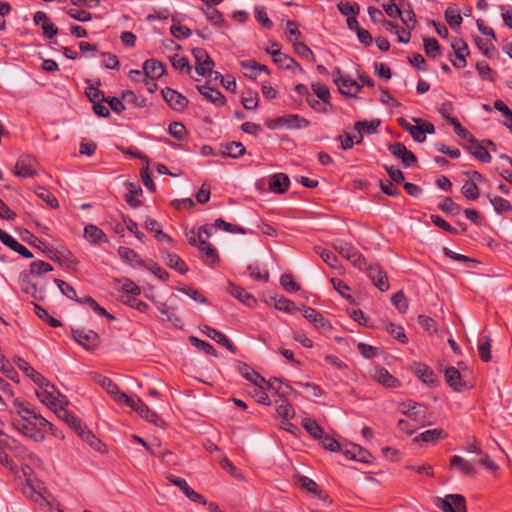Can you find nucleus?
Listing matches in <instances>:
<instances>
[{"label":"nucleus","instance_id":"obj_36","mask_svg":"<svg viewBox=\"0 0 512 512\" xmlns=\"http://www.w3.org/2000/svg\"><path fill=\"white\" fill-rule=\"evenodd\" d=\"M380 120L375 119L372 121H357L354 125V128L357 132H359V139L356 141L357 144H360L363 140L362 132L367 134H373L377 131V128L380 125Z\"/></svg>","mask_w":512,"mask_h":512},{"label":"nucleus","instance_id":"obj_10","mask_svg":"<svg viewBox=\"0 0 512 512\" xmlns=\"http://www.w3.org/2000/svg\"><path fill=\"white\" fill-rule=\"evenodd\" d=\"M36 395L38 399L53 411L57 407V402L61 403L58 399L60 397V393L56 390L55 386L51 384L47 380V385L38 386V390H36Z\"/></svg>","mask_w":512,"mask_h":512},{"label":"nucleus","instance_id":"obj_57","mask_svg":"<svg viewBox=\"0 0 512 512\" xmlns=\"http://www.w3.org/2000/svg\"><path fill=\"white\" fill-rule=\"evenodd\" d=\"M489 199L496 213L501 214L503 212L512 211V205L507 199L500 196L489 197Z\"/></svg>","mask_w":512,"mask_h":512},{"label":"nucleus","instance_id":"obj_18","mask_svg":"<svg viewBox=\"0 0 512 512\" xmlns=\"http://www.w3.org/2000/svg\"><path fill=\"white\" fill-rule=\"evenodd\" d=\"M267 53L272 55L274 63L280 68L292 71L298 69L299 71H302L301 66L292 57L282 53L280 48H277L276 51L267 50Z\"/></svg>","mask_w":512,"mask_h":512},{"label":"nucleus","instance_id":"obj_54","mask_svg":"<svg viewBox=\"0 0 512 512\" xmlns=\"http://www.w3.org/2000/svg\"><path fill=\"white\" fill-rule=\"evenodd\" d=\"M158 309L159 312L166 317L167 321L171 322L175 327H180L182 325V320L178 315H176L174 308H170L163 303L158 307Z\"/></svg>","mask_w":512,"mask_h":512},{"label":"nucleus","instance_id":"obj_62","mask_svg":"<svg viewBox=\"0 0 512 512\" xmlns=\"http://www.w3.org/2000/svg\"><path fill=\"white\" fill-rule=\"evenodd\" d=\"M386 330L390 335H392L400 343L406 344L408 342V338H407L404 328L402 326H398L393 323H389L386 327Z\"/></svg>","mask_w":512,"mask_h":512},{"label":"nucleus","instance_id":"obj_33","mask_svg":"<svg viewBox=\"0 0 512 512\" xmlns=\"http://www.w3.org/2000/svg\"><path fill=\"white\" fill-rule=\"evenodd\" d=\"M77 435L86 443L89 444L91 448L98 452H104L105 446L104 444L84 425L77 433Z\"/></svg>","mask_w":512,"mask_h":512},{"label":"nucleus","instance_id":"obj_45","mask_svg":"<svg viewBox=\"0 0 512 512\" xmlns=\"http://www.w3.org/2000/svg\"><path fill=\"white\" fill-rule=\"evenodd\" d=\"M302 426L307 431V433L312 436L314 439L322 438L324 434L323 429L319 426V424L312 418H304L302 420Z\"/></svg>","mask_w":512,"mask_h":512},{"label":"nucleus","instance_id":"obj_20","mask_svg":"<svg viewBox=\"0 0 512 512\" xmlns=\"http://www.w3.org/2000/svg\"><path fill=\"white\" fill-rule=\"evenodd\" d=\"M53 412L60 420L65 422L76 434L84 426L82 421L75 414H73L63 406L55 408Z\"/></svg>","mask_w":512,"mask_h":512},{"label":"nucleus","instance_id":"obj_9","mask_svg":"<svg viewBox=\"0 0 512 512\" xmlns=\"http://www.w3.org/2000/svg\"><path fill=\"white\" fill-rule=\"evenodd\" d=\"M192 54L195 58V70L200 76H206L212 74L214 62L212 61L209 54L203 48H194Z\"/></svg>","mask_w":512,"mask_h":512},{"label":"nucleus","instance_id":"obj_15","mask_svg":"<svg viewBox=\"0 0 512 512\" xmlns=\"http://www.w3.org/2000/svg\"><path fill=\"white\" fill-rule=\"evenodd\" d=\"M336 72L339 75V78L334 79V81L338 85L341 94L345 96H354L360 91L361 86L356 80L352 79L350 76H342L339 69H337Z\"/></svg>","mask_w":512,"mask_h":512},{"label":"nucleus","instance_id":"obj_11","mask_svg":"<svg viewBox=\"0 0 512 512\" xmlns=\"http://www.w3.org/2000/svg\"><path fill=\"white\" fill-rule=\"evenodd\" d=\"M388 150L393 156L399 158L405 167H413L417 164L415 154L400 142L390 144Z\"/></svg>","mask_w":512,"mask_h":512},{"label":"nucleus","instance_id":"obj_3","mask_svg":"<svg viewBox=\"0 0 512 512\" xmlns=\"http://www.w3.org/2000/svg\"><path fill=\"white\" fill-rule=\"evenodd\" d=\"M360 271H365L368 277L372 280L374 285L382 292L389 289V282L386 272L379 264L371 263L366 259V264L363 267H357Z\"/></svg>","mask_w":512,"mask_h":512},{"label":"nucleus","instance_id":"obj_2","mask_svg":"<svg viewBox=\"0 0 512 512\" xmlns=\"http://www.w3.org/2000/svg\"><path fill=\"white\" fill-rule=\"evenodd\" d=\"M310 124L311 122L304 117L297 114H288L269 120L266 126L272 130L283 127L287 129H302L310 126Z\"/></svg>","mask_w":512,"mask_h":512},{"label":"nucleus","instance_id":"obj_29","mask_svg":"<svg viewBox=\"0 0 512 512\" xmlns=\"http://www.w3.org/2000/svg\"><path fill=\"white\" fill-rule=\"evenodd\" d=\"M162 258L166 265L184 275L188 272V267L185 262L177 255L171 252H162Z\"/></svg>","mask_w":512,"mask_h":512},{"label":"nucleus","instance_id":"obj_51","mask_svg":"<svg viewBox=\"0 0 512 512\" xmlns=\"http://www.w3.org/2000/svg\"><path fill=\"white\" fill-rule=\"evenodd\" d=\"M33 306H34L35 314L40 319L45 321L49 326L56 328V327H60L62 325L61 322L58 319L50 316L49 313L43 307H41L40 305H38L36 303H33Z\"/></svg>","mask_w":512,"mask_h":512},{"label":"nucleus","instance_id":"obj_53","mask_svg":"<svg viewBox=\"0 0 512 512\" xmlns=\"http://www.w3.org/2000/svg\"><path fill=\"white\" fill-rule=\"evenodd\" d=\"M170 62L173 68L180 72L189 74L191 72V66L186 57H182L178 54H174L170 57Z\"/></svg>","mask_w":512,"mask_h":512},{"label":"nucleus","instance_id":"obj_48","mask_svg":"<svg viewBox=\"0 0 512 512\" xmlns=\"http://www.w3.org/2000/svg\"><path fill=\"white\" fill-rule=\"evenodd\" d=\"M284 397L285 396L281 397L279 402L276 401V411L282 418L289 419L295 415V411L292 405Z\"/></svg>","mask_w":512,"mask_h":512},{"label":"nucleus","instance_id":"obj_47","mask_svg":"<svg viewBox=\"0 0 512 512\" xmlns=\"http://www.w3.org/2000/svg\"><path fill=\"white\" fill-rule=\"evenodd\" d=\"M443 433L444 432L442 429H437V428L429 429V430H426V431L420 433L418 436H416L413 439V441L414 442H423V443L435 442L436 440H438L439 438L442 437Z\"/></svg>","mask_w":512,"mask_h":512},{"label":"nucleus","instance_id":"obj_22","mask_svg":"<svg viewBox=\"0 0 512 512\" xmlns=\"http://www.w3.org/2000/svg\"><path fill=\"white\" fill-rule=\"evenodd\" d=\"M198 249L201 253V257L203 261L209 265L213 266L219 261V255L216 248L206 240H200L198 243Z\"/></svg>","mask_w":512,"mask_h":512},{"label":"nucleus","instance_id":"obj_44","mask_svg":"<svg viewBox=\"0 0 512 512\" xmlns=\"http://www.w3.org/2000/svg\"><path fill=\"white\" fill-rule=\"evenodd\" d=\"M126 187L128 189V193L125 196L126 202L133 208L139 207L141 205V201L136 199V196L142 194L140 185L127 183Z\"/></svg>","mask_w":512,"mask_h":512},{"label":"nucleus","instance_id":"obj_14","mask_svg":"<svg viewBox=\"0 0 512 512\" xmlns=\"http://www.w3.org/2000/svg\"><path fill=\"white\" fill-rule=\"evenodd\" d=\"M301 311L304 318L312 323L316 329L330 331L333 328L330 321L324 318V316L316 309L305 306Z\"/></svg>","mask_w":512,"mask_h":512},{"label":"nucleus","instance_id":"obj_17","mask_svg":"<svg viewBox=\"0 0 512 512\" xmlns=\"http://www.w3.org/2000/svg\"><path fill=\"white\" fill-rule=\"evenodd\" d=\"M444 376L446 382L455 391L461 392L468 388L466 381L463 380V376L461 375L460 371L457 368L453 366L446 368L444 370Z\"/></svg>","mask_w":512,"mask_h":512},{"label":"nucleus","instance_id":"obj_7","mask_svg":"<svg viewBox=\"0 0 512 512\" xmlns=\"http://www.w3.org/2000/svg\"><path fill=\"white\" fill-rule=\"evenodd\" d=\"M334 248L340 255L349 260L354 267H363V265L366 264V258L351 244L342 240H336L334 242Z\"/></svg>","mask_w":512,"mask_h":512},{"label":"nucleus","instance_id":"obj_26","mask_svg":"<svg viewBox=\"0 0 512 512\" xmlns=\"http://www.w3.org/2000/svg\"><path fill=\"white\" fill-rule=\"evenodd\" d=\"M290 185L289 177L284 173H277L269 179V189L273 193L283 194Z\"/></svg>","mask_w":512,"mask_h":512},{"label":"nucleus","instance_id":"obj_39","mask_svg":"<svg viewBox=\"0 0 512 512\" xmlns=\"http://www.w3.org/2000/svg\"><path fill=\"white\" fill-rule=\"evenodd\" d=\"M298 483L302 489L310 493L316 494L319 499L325 500L327 498L325 492L319 489L318 484L314 480L306 476H300L298 479Z\"/></svg>","mask_w":512,"mask_h":512},{"label":"nucleus","instance_id":"obj_30","mask_svg":"<svg viewBox=\"0 0 512 512\" xmlns=\"http://www.w3.org/2000/svg\"><path fill=\"white\" fill-rule=\"evenodd\" d=\"M450 467L457 468L465 476H474L476 474L475 466L471 462L458 455L451 457Z\"/></svg>","mask_w":512,"mask_h":512},{"label":"nucleus","instance_id":"obj_60","mask_svg":"<svg viewBox=\"0 0 512 512\" xmlns=\"http://www.w3.org/2000/svg\"><path fill=\"white\" fill-rule=\"evenodd\" d=\"M275 308L286 313H294L300 310L292 300H289L284 296L275 299Z\"/></svg>","mask_w":512,"mask_h":512},{"label":"nucleus","instance_id":"obj_6","mask_svg":"<svg viewBox=\"0 0 512 512\" xmlns=\"http://www.w3.org/2000/svg\"><path fill=\"white\" fill-rule=\"evenodd\" d=\"M435 505L443 512H466V500L460 494H449L444 498H437Z\"/></svg>","mask_w":512,"mask_h":512},{"label":"nucleus","instance_id":"obj_46","mask_svg":"<svg viewBox=\"0 0 512 512\" xmlns=\"http://www.w3.org/2000/svg\"><path fill=\"white\" fill-rule=\"evenodd\" d=\"M477 349L482 361L489 362L491 360V340L488 336L479 338Z\"/></svg>","mask_w":512,"mask_h":512},{"label":"nucleus","instance_id":"obj_28","mask_svg":"<svg viewBox=\"0 0 512 512\" xmlns=\"http://www.w3.org/2000/svg\"><path fill=\"white\" fill-rule=\"evenodd\" d=\"M201 331L209 338L217 342L218 344L223 345L231 352L235 353V347L231 343V341L220 331L210 327V326H204Z\"/></svg>","mask_w":512,"mask_h":512},{"label":"nucleus","instance_id":"obj_52","mask_svg":"<svg viewBox=\"0 0 512 512\" xmlns=\"http://www.w3.org/2000/svg\"><path fill=\"white\" fill-rule=\"evenodd\" d=\"M53 270V267L45 261H34L30 264V270L27 272L30 274V277L32 276H40L44 273L51 272Z\"/></svg>","mask_w":512,"mask_h":512},{"label":"nucleus","instance_id":"obj_8","mask_svg":"<svg viewBox=\"0 0 512 512\" xmlns=\"http://www.w3.org/2000/svg\"><path fill=\"white\" fill-rule=\"evenodd\" d=\"M72 336L86 350H95L100 344V337L93 330L72 329Z\"/></svg>","mask_w":512,"mask_h":512},{"label":"nucleus","instance_id":"obj_24","mask_svg":"<svg viewBox=\"0 0 512 512\" xmlns=\"http://www.w3.org/2000/svg\"><path fill=\"white\" fill-rule=\"evenodd\" d=\"M470 145H465L464 148L472 154L475 158L483 163H489L491 161V155L486 149V146L482 142H479L476 138L473 142H469Z\"/></svg>","mask_w":512,"mask_h":512},{"label":"nucleus","instance_id":"obj_23","mask_svg":"<svg viewBox=\"0 0 512 512\" xmlns=\"http://www.w3.org/2000/svg\"><path fill=\"white\" fill-rule=\"evenodd\" d=\"M197 90L207 101L213 103L217 107L224 106L226 103L225 96L218 90L206 85L198 86Z\"/></svg>","mask_w":512,"mask_h":512},{"label":"nucleus","instance_id":"obj_34","mask_svg":"<svg viewBox=\"0 0 512 512\" xmlns=\"http://www.w3.org/2000/svg\"><path fill=\"white\" fill-rule=\"evenodd\" d=\"M84 237L93 244L108 242L106 234L99 227L92 224L85 226Z\"/></svg>","mask_w":512,"mask_h":512},{"label":"nucleus","instance_id":"obj_41","mask_svg":"<svg viewBox=\"0 0 512 512\" xmlns=\"http://www.w3.org/2000/svg\"><path fill=\"white\" fill-rule=\"evenodd\" d=\"M446 121L453 126L455 134L461 139L467 142H473L475 140V137L467 129L463 128L456 118L447 116Z\"/></svg>","mask_w":512,"mask_h":512},{"label":"nucleus","instance_id":"obj_63","mask_svg":"<svg viewBox=\"0 0 512 512\" xmlns=\"http://www.w3.org/2000/svg\"><path fill=\"white\" fill-rule=\"evenodd\" d=\"M438 208L441 211L452 215L459 214L461 211V207L450 197H445L444 200L438 205Z\"/></svg>","mask_w":512,"mask_h":512},{"label":"nucleus","instance_id":"obj_58","mask_svg":"<svg viewBox=\"0 0 512 512\" xmlns=\"http://www.w3.org/2000/svg\"><path fill=\"white\" fill-rule=\"evenodd\" d=\"M202 10L210 22L217 26H223L225 21L222 13L218 9L209 5Z\"/></svg>","mask_w":512,"mask_h":512},{"label":"nucleus","instance_id":"obj_1","mask_svg":"<svg viewBox=\"0 0 512 512\" xmlns=\"http://www.w3.org/2000/svg\"><path fill=\"white\" fill-rule=\"evenodd\" d=\"M12 425L16 431L35 442L45 439L47 429L53 431V424L38 413L28 401L16 398L13 401Z\"/></svg>","mask_w":512,"mask_h":512},{"label":"nucleus","instance_id":"obj_4","mask_svg":"<svg viewBox=\"0 0 512 512\" xmlns=\"http://www.w3.org/2000/svg\"><path fill=\"white\" fill-rule=\"evenodd\" d=\"M20 287L21 290L32 297L36 301H43L46 296V289L44 285H40L39 282H35L27 272L20 274Z\"/></svg>","mask_w":512,"mask_h":512},{"label":"nucleus","instance_id":"obj_12","mask_svg":"<svg viewBox=\"0 0 512 512\" xmlns=\"http://www.w3.org/2000/svg\"><path fill=\"white\" fill-rule=\"evenodd\" d=\"M161 94L169 107L175 111H183L188 105L187 98L174 89L166 87L162 89Z\"/></svg>","mask_w":512,"mask_h":512},{"label":"nucleus","instance_id":"obj_61","mask_svg":"<svg viewBox=\"0 0 512 512\" xmlns=\"http://www.w3.org/2000/svg\"><path fill=\"white\" fill-rule=\"evenodd\" d=\"M143 267L153 273L160 280L167 281L169 278V273L152 260L148 261L147 263L145 262Z\"/></svg>","mask_w":512,"mask_h":512},{"label":"nucleus","instance_id":"obj_50","mask_svg":"<svg viewBox=\"0 0 512 512\" xmlns=\"http://www.w3.org/2000/svg\"><path fill=\"white\" fill-rule=\"evenodd\" d=\"M424 51L428 57L436 58L441 55L440 46L435 38H424L423 39Z\"/></svg>","mask_w":512,"mask_h":512},{"label":"nucleus","instance_id":"obj_43","mask_svg":"<svg viewBox=\"0 0 512 512\" xmlns=\"http://www.w3.org/2000/svg\"><path fill=\"white\" fill-rule=\"evenodd\" d=\"M241 373L244 376L245 379L252 382L256 387H262L266 383V380L264 377H262L258 372L253 370L251 367H249L246 364H243L241 368Z\"/></svg>","mask_w":512,"mask_h":512},{"label":"nucleus","instance_id":"obj_40","mask_svg":"<svg viewBox=\"0 0 512 512\" xmlns=\"http://www.w3.org/2000/svg\"><path fill=\"white\" fill-rule=\"evenodd\" d=\"M77 303L82 305H87L90 307L94 312H96L99 315L105 316L109 320H115V317L111 315L105 308L101 307L94 298L91 296H84L81 297L80 300H77Z\"/></svg>","mask_w":512,"mask_h":512},{"label":"nucleus","instance_id":"obj_13","mask_svg":"<svg viewBox=\"0 0 512 512\" xmlns=\"http://www.w3.org/2000/svg\"><path fill=\"white\" fill-rule=\"evenodd\" d=\"M167 479L173 483L175 486L179 487L180 490L185 494V496L187 498H189L191 501L193 502H197V503H200V504H207L206 502V499L204 498L203 495H201L200 493L196 492L195 490H193L189 485L188 483L186 482L185 479H182L180 477H177L175 475H168L167 476Z\"/></svg>","mask_w":512,"mask_h":512},{"label":"nucleus","instance_id":"obj_16","mask_svg":"<svg viewBox=\"0 0 512 512\" xmlns=\"http://www.w3.org/2000/svg\"><path fill=\"white\" fill-rule=\"evenodd\" d=\"M16 366L29 377L37 386L47 385V378L37 372L26 360L21 357L15 359Z\"/></svg>","mask_w":512,"mask_h":512},{"label":"nucleus","instance_id":"obj_64","mask_svg":"<svg viewBox=\"0 0 512 512\" xmlns=\"http://www.w3.org/2000/svg\"><path fill=\"white\" fill-rule=\"evenodd\" d=\"M461 192L468 200H476L480 195L479 188L474 182H465L461 188Z\"/></svg>","mask_w":512,"mask_h":512},{"label":"nucleus","instance_id":"obj_42","mask_svg":"<svg viewBox=\"0 0 512 512\" xmlns=\"http://www.w3.org/2000/svg\"><path fill=\"white\" fill-rule=\"evenodd\" d=\"M408 417L412 418L415 422L422 426L430 423L428 408L422 403L417 405L416 409H413V411L410 413Z\"/></svg>","mask_w":512,"mask_h":512},{"label":"nucleus","instance_id":"obj_55","mask_svg":"<svg viewBox=\"0 0 512 512\" xmlns=\"http://www.w3.org/2000/svg\"><path fill=\"white\" fill-rule=\"evenodd\" d=\"M189 342L191 343L192 346L203 351L205 354L217 356L216 349L210 343L203 341L195 336H190Z\"/></svg>","mask_w":512,"mask_h":512},{"label":"nucleus","instance_id":"obj_31","mask_svg":"<svg viewBox=\"0 0 512 512\" xmlns=\"http://www.w3.org/2000/svg\"><path fill=\"white\" fill-rule=\"evenodd\" d=\"M452 48L457 59H461V63L453 62V65L460 69L464 68L467 64L466 56L469 55L468 45L462 39H455L452 41Z\"/></svg>","mask_w":512,"mask_h":512},{"label":"nucleus","instance_id":"obj_56","mask_svg":"<svg viewBox=\"0 0 512 512\" xmlns=\"http://www.w3.org/2000/svg\"><path fill=\"white\" fill-rule=\"evenodd\" d=\"M35 194L42 199L51 208H57L59 203L57 198L45 187H38Z\"/></svg>","mask_w":512,"mask_h":512},{"label":"nucleus","instance_id":"obj_5","mask_svg":"<svg viewBox=\"0 0 512 512\" xmlns=\"http://www.w3.org/2000/svg\"><path fill=\"white\" fill-rule=\"evenodd\" d=\"M38 161L29 154L21 155L14 168V174L22 178H31L37 175Z\"/></svg>","mask_w":512,"mask_h":512},{"label":"nucleus","instance_id":"obj_37","mask_svg":"<svg viewBox=\"0 0 512 512\" xmlns=\"http://www.w3.org/2000/svg\"><path fill=\"white\" fill-rule=\"evenodd\" d=\"M145 228L154 233L155 238L160 242H167L172 243L173 239L166 233L162 231V229L159 227V224L156 220L152 218H147L145 220Z\"/></svg>","mask_w":512,"mask_h":512},{"label":"nucleus","instance_id":"obj_27","mask_svg":"<svg viewBox=\"0 0 512 512\" xmlns=\"http://www.w3.org/2000/svg\"><path fill=\"white\" fill-rule=\"evenodd\" d=\"M143 72L146 77L159 79L165 73V66L158 60L149 59L143 63Z\"/></svg>","mask_w":512,"mask_h":512},{"label":"nucleus","instance_id":"obj_49","mask_svg":"<svg viewBox=\"0 0 512 512\" xmlns=\"http://www.w3.org/2000/svg\"><path fill=\"white\" fill-rule=\"evenodd\" d=\"M445 19L448 25L453 29H459L462 23V16L458 10L448 7L445 11Z\"/></svg>","mask_w":512,"mask_h":512},{"label":"nucleus","instance_id":"obj_59","mask_svg":"<svg viewBox=\"0 0 512 512\" xmlns=\"http://www.w3.org/2000/svg\"><path fill=\"white\" fill-rule=\"evenodd\" d=\"M54 283L58 286L61 293L67 298L74 300L75 302H77V300H80L81 297L77 296L75 289L64 280L54 279Z\"/></svg>","mask_w":512,"mask_h":512},{"label":"nucleus","instance_id":"obj_25","mask_svg":"<svg viewBox=\"0 0 512 512\" xmlns=\"http://www.w3.org/2000/svg\"><path fill=\"white\" fill-rule=\"evenodd\" d=\"M221 155L238 159L246 153V148L241 142H228L220 144Z\"/></svg>","mask_w":512,"mask_h":512},{"label":"nucleus","instance_id":"obj_19","mask_svg":"<svg viewBox=\"0 0 512 512\" xmlns=\"http://www.w3.org/2000/svg\"><path fill=\"white\" fill-rule=\"evenodd\" d=\"M0 241L13 251L17 252L24 258L30 259L33 257V254L30 250H28L23 244L19 243L16 239H14L11 235L0 228Z\"/></svg>","mask_w":512,"mask_h":512},{"label":"nucleus","instance_id":"obj_38","mask_svg":"<svg viewBox=\"0 0 512 512\" xmlns=\"http://www.w3.org/2000/svg\"><path fill=\"white\" fill-rule=\"evenodd\" d=\"M229 292L234 298L238 299L247 306H253L256 303V299L240 286L231 284L229 287Z\"/></svg>","mask_w":512,"mask_h":512},{"label":"nucleus","instance_id":"obj_35","mask_svg":"<svg viewBox=\"0 0 512 512\" xmlns=\"http://www.w3.org/2000/svg\"><path fill=\"white\" fill-rule=\"evenodd\" d=\"M118 254L120 258L129 265H133V263L139 267L145 265V261L140 258L139 254L129 247L120 246L118 248Z\"/></svg>","mask_w":512,"mask_h":512},{"label":"nucleus","instance_id":"obj_32","mask_svg":"<svg viewBox=\"0 0 512 512\" xmlns=\"http://www.w3.org/2000/svg\"><path fill=\"white\" fill-rule=\"evenodd\" d=\"M413 372L425 384L434 385L436 382V376L433 370L426 364L415 363L413 367Z\"/></svg>","mask_w":512,"mask_h":512},{"label":"nucleus","instance_id":"obj_21","mask_svg":"<svg viewBox=\"0 0 512 512\" xmlns=\"http://www.w3.org/2000/svg\"><path fill=\"white\" fill-rule=\"evenodd\" d=\"M372 377L385 388H396L400 386V382L384 367H376Z\"/></svg>","mask_w":512,"mask_h":512}]
</instances>
